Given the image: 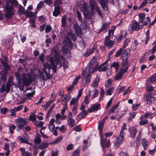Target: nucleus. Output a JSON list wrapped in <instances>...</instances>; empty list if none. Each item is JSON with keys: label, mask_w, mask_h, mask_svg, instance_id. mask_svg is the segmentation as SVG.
I'll list each match as a JSON object with an SVG mask.
<instances>
[{"label": "nucleus", "mask_w": 156, "mask_h": 156, "mask_svg": "<svg viewBox=\"0 0 156 156\" xmlns=\"http://www.w3.org/2000/svg\"><path fill=\"white\" fill-rule=\"evenodd\" d=\"M49 62L51 65L48 63H47L44 65V70L47 69V71H50L51 69L53 70V73L57 71V68L58 65H59V68L62 66V64L59 58V56L57 54H55L54 57H51L49 58Z\"/></svg>", "instance_id": "nucleus-1"}, {"label": "nucleus", "mask_w": 156, "mask_h": 156, "mask_svg": "<svg viewBox=\"0 0 156 156\" xmlns=\"http://www.w3.org/2000/svg\"><path fill=\"white\" fill-rule=\"evenodd\" d=\"M15 76L19 81L20 89L24 91L28 90L29 88L27 87L29 85V73H27L23 74L21 79L18 72H15Z\"/></svg>", "instance_id": "nucleus-2"}, {"label": "nucleus", "mask_w": 156, "mask_h": 156, "mask_svg": "<svg viewBox=\"0 0 156 156\" xmlns=\"http://www.w3.org/2000/svg\"><path fill=\"white\" fill-rule=\"evenodd\" d=\"M18 4V2L16 0H7L4 9L5 11V16L7 19H10L14 15L12 5L16 6Z\"/></svg>", "instance_id": "nucleus-3"}, {"label": "nucleus", "mask_w": 156, "mask_h": 156, "mask_svg": "<svg viewBox=\"0 0 156 156\" xmlns=\"http://www.w3.org/2000/svg\"><path fill=\"white\" fill-rule=\"evenodd\" d=\"M16 124L17 127L20 129H22L25 125L28 123V122L25 119L20 117L16 120Z\"/></svg>", "instance_id": "nucleus-4"}, {"label": "nucleus", "mask_w": 156, "mask_h": 156, "mask_svg": "<svg viewBox=\"0 0 156 156\" xmlns=\"http://www.w3.org/2000/svg\"><path fill=\"white\" fill-rule=\"evenodd\" d=\"M37 12V11H35L34 13L30 11V23L31 26L34 28L36 27L35 22Z\"/></svg>", "instance_id": "nucleus-5"}, {"label": "nucleus", "mask_w": 156, "mask_h": 156, "mask_svg": "<svg viewBox=\"0 0 156 156\" xmlns=\"http://www.w3.org/2000/svg\"><path fill=\"white\" fill-rule=\"evenodd\" d=\"M132 24L129 25V27L131 29L132 31H139L140 29L143 28L139 23L135 20L132 21Z\"/></svg>", "instance_id": "nucleus-6"}, {"label": "nucleus", "mask_w": 156, "mask_h": 156, "mask_svg": "<svg viewBox=\"0 0 156 156\" xmlns=\"http://www.w3.org/2000/svg\"><path fill=\"white\" fill-rule=\"evenodd\" d=\"M128 68L129 66H127L125 68L120 69L118 74L115 76V80H118L121 78L125 73L127 72Z\"/></svg>", "instance_id": "nucleus-7"}, {"label": "nucleus", "mask_w": 156, "mask_h": 156, "mask_svg": "<svg viewBox=\"0 0 156 156\" xmlns=\"http://www.w3.org/2000/svg\"><path fill=\"white\" fill-rule=\"evenodd\" d=\"M100 143L103 148H108L110 145V140H107L106 137H105V136L102 139L100 138Z\"/></svg>", "instance_id": "nucleus-8"}, {"label": "nucleus", "mask_w": 156, "mask_h": 156, "mask_svg": "<svg viewBox=\"0 0 156 156\" xmlns=\"http://www.w3.org/2000/svg\"><path fill=\"white\" fill-rule=\"evenodd\" d=\"M144 98L148 105H151L153 102L154 103L156 100V98L151 97L150 94H146L144 95Z\"/></svg>", "instance_id": "nucleus-9"}, {"label": "nucleus", "mask_w": 156, "mask_h": 156, "mask_svg": "<svg viewBox=\"0 0 156 156\" xmlns=\"http://www.w3.org/2000/svg\"><path fill=\"white\" fill-rule=\"evenodd\" d=\"M101 108V104L99 103L94 104L92 107L89 109L88 111L89 113H92L93 112H97Z\"/></svg>", "instance_id": "nucleus-10"}, {"label": "nucleus", "mask_w": 156, "mask_h": 156, "mask_svg": "<svg viewBox=\"0 0 156 156\" xmlns=\"http://www.w3.org/2000/svg\"><path fill=\"white\" fill-rule=\"evenodd\" d=\"M98 1L104 10L106 11L108 10V0H98Z\"/></svg>", "instance_id": "nucleus-11"}, {"label": "nucleus", "mask_w": 156, "mask_h": 156, "mask_svg": "<svg viewBox=\"0 0 156 156\" xmlns=\"http://www.w3.org/2000/svg\"><path fill=\"white\" fill-rule=\"evenodd\" d=\"M129 132L130 133V136L132 138L135 137L137 133V130L135 127L131 126L129 129Z\"/></svg>", "instance_id": "nucleus-12"}, {"label": "nucleus", "mask_w": 156, "mask_h": 156, "mask_svg": "<svg viewBox=\"0 0 156 156\" xmlns=\"http://www.w3.org/2000/svg\"><path fill=\"white\" fill-rule=\"evenodd\" d=\"M73 27L76 34H81L82 32L81 28L79 26L77 23H75L73 25Z\"/></svg>", "instance_id": "nucleus-13"}, {"label": "nucleus", "mask_w": 156, "mask_h": 156, "mask_svg": "<svg viewBox=\"0 0 156 156\" xmlns=\"http://www.w3.org/2000/svg\"><path fill=\"white\" fill-rule=\"evenodd\" d=\"M65 46L70 47L72 48L73 47V45L71 39L69 37H66V39L65 41Z\"/></svg>", "instance_id": "nucleus-14"}, {"label": "nucleus", "mask_w": 156, "mask_h": 156, "mask_svg": "<svg viewBox=\"0 0 156 156\" xmlns=\"http://www.w3.org/2000/svg\"><path fill=\"white\" fill-rule=\"evenodd\" d=\"M69 47H67L66 46H64L62 49V53L65 55L66 56L69 55V56L70 55V50L69 49Z\"/></svg>", "instance_id": "nucleus-15"}, {"label": "nucleus", "mask_w": 156, "mask_h": 156, "mask_svg": "<svg viewBox=\"0 0 156 156\" xmlns=\"http://www.w3.org/2000/svg\"><path fill=\"white\" fill-rule=\"evenodd\" d=\"M18 11L20 14L24 13L27 17L29 18V12L28 11L25 12L24 8L23 7L21 6H20Z\"/></svg>", "instance_id": "nucleus-16"}, {"label": "nucleus", "mask_w": 156, "mask_h": 156, "mask_svg": "<svg viewBox=\"0 0 156 156\" xmlns=\"http://www.w3.org/2000/svg\"><path fill=\"white\" fill-rule=\"evenodd\" d=\"M123 141V139L122 138L118 137L114 141V146L117 147L122 144Z\"/></svg>", "instance_id": "nucleus-17"}, {"label": "nucleus", "mask_w": 156, "mask_h": 156, "mask_svg": "<svg viewBox=\"0 0 156 156\" xmlns=\"http://www.w3.org/2000/svg\"><path fill=\"white\" fill-rule=\"evenodd\" d=\"M60 13V9L59 6H55L53 15L54 16L57 17Z\"/></svg>", "instance_id": "nucleus-18"}, {"label": "nucleus", "mask_w": 156, "mask_h": 156, "mask_svg": "<svg viewBox=\"0 0 156 156\" xmlns=\"http://www.w3.org/2000/svg\"><path fill=\"white\" fill-rule=\"evenodd\" d=\"M98 65L97 64L96 66H95L87 65V66L88 68V70L87 73H90H90H94L97 70V66H98Z\"/></svg>", "instance_id": "nucleus-19"}, {"label": "nucleus", "mask_w": 156, "mask_h": 156, "mask_svg": "<svg viewBox=\"0 0 156 156\" xmlns=\"http://www.w3.org/2000/svg\"><path fill=\"white\" fill-rule=\"evenodd\" d=\"M88 115V112L87 110H83L77 115V117L79 119L85 118V116Z\"/></svg>", "instance_id": "nucleus-20"}, {"label": "nucleus", "mask_w": 156, "mask_h": 156, "mask_svg": "<svg viewBox=\"0 0 156 156\" xmlns=\"http://www.w3.org/2000/svg\"><path fill=\"white\" fill-rule=\"evenodd\" d=\"M110 23H104L103 24L99 30L98 32V34H100L101 32L104 31V30H105L106 31L107 29V27L109 26Z\"/></svg>", "instance_id": "nucleus-21"}, {"label": "nucleus", "mask_w": 156, "mask_h": 156, "mask_svg": "<svg viewBox=\"0 0 156 156\" xmlns=\"http://www.w3.org/2000/svg\"><path fill=\"white\" fill-rule=\"evenodd\" d=\"M19 140L20 141V142L21 143H25L28 144L29 143L28 141V137H25L24 136V137H23L21 136H19L18 138Z\"/></svg>", "instance_id": "nucleus-22"}, {"label": "nucleus", "mask_w": 156, "mask_h": 156, "mask_svg": "<svg viewBox=\"0 0 156 156\" xmlns=\"http://www.w3.org/2000/svg\"><path fill=\"white\" fill-rule=\"evenodd\" d=\"M67 17L66 15H64L61 19L62 27H65L67 25Z\"/></svg>", "instance_id": "nucleus-23"}, {"label": "nucleus", "mask_w": 156, "mask_h": 156, "mask_svg": "<svg viewBox=\"0 0 156 156\" xmlns=\"http://www.w3.org/2000/svg\"><path fill=\"white\" fill-rule=\"evenodd\" d=\"M82 9L84 12V15H86L87 16L89 15L90 17V11L87 8V5H83Z\"/></svg>", "instance_id": "nucleus-24"}, {"label": "nucleus", "mask_w": 156, "mask_h": 156, "mask_svg": "<svg viewBox=\"0 0 156 156\" xmlns=\"http://www.w3.org/2000/svg\"><path fill=\"white\" fill-rule=\"evenodd\" d=\"M114 42L111 40H109L108 41H105L104 44L106 46L109 48L112 47L113 45Z\"/></svg>", "instance_id": "nucleus-25"}, {"label": "nucleus", "mask_w": 156, "mask_h": 156, "mask_svg": "<svg viewBox=\"0 0 156 156\" xmlns=\"http://www.w3.org/2000/svg\"><path fill=\"white\" fill-rule=\"evenodd\" d=\"M107 69V66H104L101 64L98 67L97 66V70L99 72H102L106 71Z\"/></svg>", "instance_id": "nucleus-26"}, {"label": "nucleus", "mask_w": 156, "mask_h": 156, "mask_svg": "<svg viewBox=\"0 0 156 156\" xmlns=\"http://www.w3.org/2000/svg\"><path fill=\"white\" fill-rule=\"evenodd\" d=\"M110 67L114 68L115 69L116 71L117 72L119 68V62H114L110 65Z\"/></svg>", "instance_id": "nucleus-27"}, {"label": "nucleus", "mask_w": 156, "mask_h": 156, "mask_svg": "<svg viewBox=\"0 0 156 156\" xmlns=\"http://www.w3.org/2000/svg\"><path fill=\"white\" fill-rule=\"evenodd\" d=\"M19 150L21 151L22 156H29V152L28 151H26L24 148H20Z\"/></svg>", "instance_id": "nucleus-28"}, {"label": "nucleus", "mask_w": 156, "mask_h": 156, "mask_svg": "<svg viewBox=\"0 0 156 156\" xmlns=\"http://www.w3.org/2000/svg\"><path fill=\"white\" fill-rule=\"evenodd\" d=\"M48 146V144L46 142L41 143L39 146L38 148L41 149H45L47 148Z\"/></svg>", "instance_id": "nucleus-29"}, {"label": "nucleus", "mask_w": 156, "mask_h": 156, "mask_svg": "<svg viewBox=\"0 0 156 156\" xmlns=\"http://www.w3.org/2000/svg\"><path fill=\"white\" fill-rule=\"evenodd\" d=\"M97 58L95 57H93L89 61V62L88 64V66H94L95 65L97 61Z\"/></svg>", "instance_id": "nucleus-30"}, {"label": "nucleus", "mask_w": 156, "mask_h": 156, "mask_svg": "<svg viewBox=\"0 0 156 156\" xmlns=\"http://www.w3.org/2000/svg\"><path fill=\"white\" fill-rule=\"evenodd\" d=\"M143 115H142L140 118V119L141 120V121L139 122V123L140 125L143 126L145 124H147L148 123V122L147 120H143L142 119H144Z\"/></svg>", "instance_id": "nucleus-31"}, {"label": "nucleus", "mask_w": 156, "mask_h": 156, "mask_svg": "<svg viewBox=\"0 0 156 156\" xmlns=\"http://www.w3.org/2000/svg\"><path fill=\"white\" fill-rule=\"evenodd\" d=\"M68 123L69 127L71 128L74 126L75 123V121L72 118H70L68 120Z\"/></svg>", "instance_id": "nucleus-32"}, {"label": "nucleus", "mask_w": 156, "mask_h": 156, "mask_svg": "<svg viewBox=\"0 0 156 156\" xmlns=\"http://www.w3.org/2000/svg\"><path fill=\"white\" fill-rule=\"evenodd\" d=\"M41 136L39 134H37L34 139L35 143L37 144H39L41 142Z\"/></svg>", "instance_id": "nucleus-33"}, {"label": "nucleus", "mask_w": 156, "mask_h": 156, "mask_svg": "<svg viewBox=\"0 0 156 156\" xmlns=\"http://www.w3.org/2000/svg\"><path fill=\"white\" fill-rule=\"evenodd\" d=\"M13 83L11 81H8L6 84V92L8 93L10 90L11 86H12Z\"/></svg>", "instance_id": "nucleus-34"}, {"label": "nucleus", "mask_w": 156, "mask_h": 156, "mask_svg": "<svg viewBox=\"0 0 156 156\" xmlns=\"http://www.w3.org/2000/svg\"><path fill=\"white\" fill-rule=\"evenodd\" d=\"M105 91L103 87L101 88V90L100 92V96L99 97V101H101L104 96Z\"/></svg>", "instance_id": "nucleus-35"}, {"label": "nucleus", "mask_w": 156, "mask_h": 156, "mask_svg": "<svg viewBox=\"0 0 156 156\" xmlns=\"http://www.w3.org/2000/svg\"><path fill=\"white\" fill-rule=\"evenodd\" d=\"M115 90V88L112 87L106 90L107 95H111L112 93L114 92Z\"/></svg>", "instance_id": "nucleus-36"}, {"label": "nucleus", "mask_w": 156, "mask_h": 156, "mask_svg": "<svg viewBox=\"0 0 156 156\" xmlns=\"http://www.w3.org/2000/svg\"><path fill=\"white\" fill-rule=\"evenodd\" d=\"M51 97H50V101L53 102L56 99V95L55 94V92L53 91L51 95Z\"/></svg>", "instance_id": "nucleus-37"}, {"label": "nucleus", "mask_w": 156, "mask_h": 156, "mask_svg": "<svg viewBox=\"0 0 156 156\" xmlns=\"http://www.w3.org/2000/svg\"><path fill=\"white\" fill-rule=\"evenodd\" d=\"M51 102V101L49 100V101L46 103H45V102H44L42 104V106L43 107H46V109H47L48 108L49 106H50V105L52 104V102Z\"/></svg>", "instance_id": "nucleus-38"}, {"label": "nucleus", "mask_w": 156, "mask_h": 156, "mask_svg": "<svg viewBox=\"0 0 156 156\" xmlns=\"http://www.w3.org/2000/svg\"><path fill=\"white\" fill-rule=\"evenodd\" d=\"M142 145L143 146L144 149L146 150L147 149V147L148 144V142L145 139H144L142 141Z\"/></svg>", "instance_id": "nucleus-39"}, {"label": "nucleus", "mask_w": 156, "mask_h": 156, "mask_svg": "<svg viewBox=\"0 0 156 156\" xmlns=\"http://www.w3.org/2000/svg\"><path fill=\"white\" fill-rule=\"evenodd\" d=\"M85 84L87 85L90 83L91 79L90 74V73H87V75L85 77Z\"/></svg>", "instance_id": "nucleus-40"}, {"label": "nucleus", "mask_w": 156, "mask_h": 156, "mask_svg": "<svg viewBox=\"0 0 156 156\" xmlns=\"http://www.w3.org/2000/svg\"><path fill=\"white\" fill-rule=\"evenodd\" d=\"M44 73H45V75L46 76V78L47 79H50L52 77V75L54 73H53L51 74H50V71H48V72L47 71V70H44Z\"/></svg>", "instance_id": "nucleus-41"}, {"label": "nucleus", "mask_w": 156, "mask_h": 156, "mask_svg": "<svg viewBox=\"0 0 156 156\" xmlns=\"http://www.w3.org/2000/svg\"><path fill=\"white\" fill-rule=\"evenodd\" d=\"M78 106V105L76 104L74 105L72 109V112L73 115H76L77 113Z\"/></svg>", "instance_id": "nucleus-42"}, {"label": "nucleus", "mask_w": 156, "mask_h": 156, "mask_svg": "<svg viewBox=\"0 0 156 156\" xmlns=\"http://www.w3.org/2000/svg\"><path fill=\"white\" fill-rule=\"evenodd\" d=\"M89 4L91 10H94L95 7H97L95 4V2L92 0H90L89 2Z\"/></svg>", "instance_id": "nucleus-43"}, {"label": "nucleus", "mask_w": 156, "mask_h": 156, "mask_svg": "<svg viewBox=\"0 0 156 156\" xmlns=\"http://www.w3.org/2000/svg\"><path fill=\"white\" fill-rule=\"evenodd\" d=\"M122 60L123 61V62L122 63V67H124L125 66H129L128 65L129 62H128V59L126 58H122Z\"/></svg>", "instance_id": "nucleus-44"}, {"label": "nucleus", "mask_w": 156, "mask_h": 156, "mask_svg": "<svg viewBox=\"0 0 156 156\" xmlns=\"http://www.w3.org/2000/svg\"><path fill=\"white\" fill-rule=\"evenodd\" d=\"M129 41L130 39L128 38H126L124 42V44L122 47V48L124 49V48L128 45Z\"/></svg>", "instance_id": "nucleus-45"}, {"label": "nucleus", "mask_w": 156, "mask_h": 156, "mask_svg": "<svg viewBox=\"0 0 156 156\" xmlns=\"http://www.w3.org/2000/svg\"><path fill=\"white\" fill-rule=\"evenodd\" d=\"M123 52V48H120L119 51H117L116 54L115 55V57L116 58L118 57L122 54Z\"/></svg>", "instance_id": "nucleus-46"}, {"label": "nucleus", "mask_w": 156, "mask_h": 156, "mask_svg": "<svg viewBox=\"0 0 156 156\" xmlns=\"http://www.w3.org/2000/svg\"><path fill=\"white\" fill-rule=\"evenodd\" d=\"M90 92L89 95H86L85 97V98L84 99L83 101L87 105L89 103V97H90Z\"/></svg>", "instance_id": "nucleus-47"}, {"label": "nucleus", "mask_w": 156, "mask_h": 156, "mask_svg": "<svg viewBox=\"0 0 156 156\" xmlns=\"http://www.w3.org/2000/svg\"><path fill=\"white\" fill-rule=\"evenodd\" d=\"M9 130L11 133H14V130L15 129L16 126L13 124H11L9 126Z\"/></svg>", "instance_id": "nucleus-48"}, {"label": "nucleus", "mask_w": 156, "mask_h": 156, "mask_svg": "<svg viewBox=\"0 0 156 156\" xmlns=\"http://www.w3.org/2000/svg\"><path fill=\"white\" fill-rule=\"evenodd\" d=\"M77 101L76 99L74 98H73L72 100L70 102L69 105L70 106H71L75 104H76L77 105H78L77 104Z\"/></svg>", "instance_id": "nucleus-49"}, {"label": "nucleus", "mask_w": 156, "mask_h": 156, "mask_svg": "<svg viewBox=\"0 0 156 156\" xmlns=\"http://www.w3.org/2000/svg\"><path fill=\"white\" fill-rule=\"evenodd\" d=\"M144 118H149L150 119H152L153 118L151 114L149 112L146 113L144 115H143Z\"/></svg>", "instance_id": "nucleus-50"}, {"label": "nucleus", "mask_w": 156, "mask_h": 156, "mask_svg": "<svg viewBox=\"0 0 156 156\" xmlns=\"http://www.w3.org/2000/svg\"><path fill=\"white\" fill-rule=\"evenodd\" d=\"M147 20L146 21V20H144V23L143 25H141V27H143L144 26H146L147 24L148 23H150L151 21V19L149 17H147L146 18Z\"/></svg>", "instance_id": "nucleus-51"}, {"label": "nucleus", "mask_w": 156, "mask_h": 156, "mask_svg": "<svg viewBox=\"0 0 156 156\" xmlns=\"http://www.w3.org/2000/svg\"><path fill=\"white\" fill-rule=\"evenodd\" d=\"M100 80L98 78H96V79L93 82V86L94 87L98 86V83L99 82Z\"/></svg>", "instance_id": "nucleus-52"}, {"label": "nucleus", "mask_w": 156, "mask_h": 156, "mask_svg": "<svg viewBox=\"0 0 156 156\" xmlns=\"http://www.w3.org/2000/svg\"><path fill=\"white\" fill-rule=\"evenodd\" d=\"M112 85V81L111 79L108 80L105 84V87H108Z\"/></svg>", "instance_id": "nucleus-53"}, {"label": "nucleus", "mask_w": 156, "mask_h": 156, "mask_svg": "<svg viewBox=\"0 0 156 156\" xmlns=\"http://www.w3.org/2000/svg\"><path fill=\"white\" fill-rule=\"evenodd\" d=\"M9 112L10 114V115L12 116H14L16 115V110L14 109V108L13 109H10L9 110Z\"/></svg>", "instance_id": "nucleus-54"}, {"label": "nucleus", "mask_w": 156, "mask_h": 156, "mask_svg": "<svg viewBox=\"0 0 156 156\" xmlns=\"http://www.w3.org/2000/svg\"><path fill=\"white\" fill-rule=\"evenodd\" d=\"M112 100L113 98H112L107 103L106 107L105 108L106 109H107L111 105L112 101Z\"/></svg>", "instance_id": "nucleus-55"}, {"label": "nucleus", "mask_w": 156, "mask_h": 156, "mask_svg": "<svg viewBox=\"0 0 156 156\" xmlns=\"http://www.w3.org/2000/svg\"><path fill=\"white\" fill-rule=\"evenodd\" d=\"M105 123L101 121H100L99 122L98 126V129H103Z\"/></svg>", "instance_id": "nucleus-56"}, {"label": "nucleus", "mask_w": 156, "mask_h": 156, "mask_svg": "<svg viewBox=\"0 0 156 156\" xmlns=\"http://www.w3.org/2000/svg\"><path fill=\"white\" fill-rule=\"evenodd\" d=\"M146 89L147 92H148L152 91L154 89V87L151 85L148 86H147L146 87Z\"/></svg>", "instance_id": "nucleus-57"}, {"label": "nucleus", "mask_w": 156, "mask_h": 156, "mask_svg": "<svg viewBox=\"0 0 156 156\" xmlns=\"http://www.w3.org/2000/svg\"><path fill=\"white\" fill-rule=\"evenodd\" d=\"M9 110L6 108H2L0 109V112L2 114H4L8 112Z\"/></svg>", "instance_id": "nucleus-58"}, {"label": "nucleus", "mask_w": 156, "mask_h": 156, "mask_svg": "<svg viewBox=\"0 0 156 156\" xmlns=\"http://www.w3.org/2000/svg\"><path fill=\"white\" fill-rule=\"evenodd\" d=\"M36 117L35 115L34 114L30 115V120L32 122H35L36 120Z\"/></svg>", "instance_id": "nucleus-59"}, {"label": "nucleus", "mask_w": 156, "mask_h": 156, "mask_svg": "<svg viewBox=\"0 0 156 156\" xmlns=\"http://www.w3.org/2000/svg\"><path fill=\"white\" fill-rule=\"evenodd\" d=\"M34 124L38 127H41L44 125V122L42 121H41L37 123V122H35L34 123Z\"/></svg>", "instance_id": "nucleus-60"}, {"label": "nucleus", "mask_w": 156, "mask_h": 156, "mask_svg": "<svg viewBox=\"0 0 156 156\" xmlns=\"http://www.w3.org/2000/svg\"><path fill=\"white\" fill-rule=\"evenodd\" d=\"M44 4V2L42 1H40L37 4V10H39L40 8L43 7Z\"/></svg>", "instance_id": "nucleus-61"}, {"label": "nucleus", "mask_w": 156, "mask_h": 156, "mask_svg": "<svg viewBox=\"0 0 156 156\" xmlns=\"http://www.w3.org/2000/svg\"><path fill=\"white\" fill-rule=\"evenodd\" d=\"M80 152V151L77 149L73 152L71 156H77L79 154Z\"/></svg>", "instance_id": "nucleus-62"}, {"label": "nucleus", "mask_w": 156, "mask_h": 156, "mask_svg": "<svg viewBox=\"0 0 156 156\" xmlns=\"http://www.w3.org/2000/svg\"><path fill=\"white\" fill-rule=\"evenodd\" d=\"M73 130L77 132H80L82 131V128L80 127L79 126H76L73 128Z\"/></svg>", "instance_id": "nucleus-63"}, {"label": "nucleus", "mask_w": 156, "mask_h": 156, "mask_svg": "<svg viewBox=\"0 0 156 156\" xmlns=\"http://www.w3.org/2000/svg\"><path fill=\"white\" fill-rule=\"evenodd\" d=\"M51 27L50 26L47 25L45 29V32L46 33H48L51 31Z\"/></svg>", "instance_id": "nucleus-64"}]
</instances>
